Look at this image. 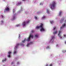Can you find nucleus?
Returning <instances> with one entry per match:
<instances>
[{
    "label": "nucleus",
    "mask_w": 66,
    "mask_h": 66,
    "mask_svg": "<svg viewBox=\"0 0 66 66\" xmlns=\"http://www.w3.org/2000/svg\"><path fill=\"white\" fill-rule=\"evenodd\" d=\"M31 37L32 38V39H33V35H31V34H30L29 36V37H28L27 39V42H29L30 41V38Z\"/></svg>",
    "instance_id": "nucleus-4"
},
{
    "label": "nucleus",
    "mask_w": 66,
    "mask_h": 66,
    "mask_svg": "<svg viewBox=\"0 0 66 66\" xmlns=\"http://www.w3.org/2000/svg\"><path fill=\"white\" fill-rule=\"evenodd\" d=\"M16 15V14H14L13 15V18L12 19V20H15L16 18H15V16Z\"/></svg>",
    "instance_id": "nucleus-8"
},
{
    "label": "nucleus",
    "mask_w": 66,
    "mask_h": 66,
    "mask_svg": "<svg viewBox=\"0 0 66 66\" xmlns=\"http://www.w3.org/2000/svg\"><path fill=\"white\" fill-rule=\"evenodd\" d=\"M40 27H41L40 28H41L40 29V31H45V29L44 28V24L42 23H40Z\"/></svg>",
    "instance_id": "nucleus-2"
},
{
    "label": "nucleus",
    "mask_w": 66,
    "mask_h": 66,
    "mask_svg": "<svg viewBox=\"0 0 66 66\" xmlns=\"http://www.w3.org/2000/svg\"><path fill=\"white\" fill-rule=\"evenodd\" d=\"M42 4V3H40V5H41Z\"/></svg>",
    "instance_id": "nucleus-44"
},
{
    "label": "nucleus",
    "mask_w": 66,
    "mask_h": 66,
    "mask_svg": "<svg viewBox=\"0 0 66 66\" xmlns=\"http://www.w3.org/2000/svg\"><path fill=\"white\" fill-rule=\"evenodd\" d=\"M6 59L5 58L4 60H2V62H4V61H6Z\"/></svg>",
    "instance_id": "nucleus-21"
},
{
    "label": "nucleus",
    "mask_w": 66,
    "mask_h": 66,
    "mask_svg": "<svg viewBox=\"0 0 66 66\" xmlns=\"http://www.w3.org/2000/svg\"><path fill=\"white\" fill-rule=\"evenodd\" d=\"M64 44H66V40L64 42Z\"/></svg>",
    "instance_id": "nucleus-36"
},
{
    "label": "nucleus",
    "mask_w": 66,
    "mask_h": 66,
    "mask_svg": "<svg viewBox=\"0 0 66 66\" xmlns=\"http://www.w3.org/2000/svg\"><path fill=\"white\" fill-rule=\"evenodd\" d=\"M50 22H51V24H52V23H54V22H53V21H51Z\"/></svg>",
    "instance_id": "nucleus-24"
},
{
    "label": "nucleus",
    "mask_w": 66,
    "mask_h": 66,
    "mask_svg": "<svg viewBox=\"0 0 66 66\" xmlns=\"http://www.w3.org/2000/svg\"><path fill=\"white\" fill-rule=\"evenodd\" d=\"M21 2H18V3L16 5L18 6L19 5H20V4H21Z\"/></svg>",
    "instance_id": "nucleus-15"
},
{
    "label": "nucleus",
    "mask_w": 66,
    "mask_h": 66,
    "mask_svg": "<svg viewBox=\"0 0 66 66\" xmlns=\"http://www.w3.org/2000/svg\"><path fill=\"white\" fill-rule=\"evenodd\" d=\"M19 62H18L17 64H19Z\"/></svg>",
    "instance_id": "nucleus-43"
},
{
    "label": "nucleus",
    "mask_w": 66,
    "mask_h": 66,
    "mask_svg": "<svg viewBox=\"0 0 66 66\" xmlns=\"http://www.w3.org/2000/svg\"><path fill=\"white\" fill-rule=\"evenodd\" d=\"M41 28L40 25L39 26H37V27H36V28L37 29H39V28Z\"/></svg>",
    "instance_id": "nucleus-17"
},
{
    "label": "nucleus",
    "mask_w": 66,
    "mask_h": 66,
    "mask_svg": "<svg viewBox=\"0 0 66 66\" xmlns=\"http://www.w3.org/2000/svg\"><path fill=\"white\" fill-rule=\"evenodd\" d=\"M25 0H22L23 1H24Z\"/></svg>",
    "instance_id": "nucleus-45"
},
{
    "label": "nucleus",
    "mask_w": 66,
    "mask_h": 66,
    "mask_svg": "<svg viewBox=\"0 0 66 66\" xmlns=\"http://www.w3.org/2000/svg\"><path fill=\"white\" fill-rule=\"evenodd\" d=\"M7 56L8 57H11V55H8Z\"/></svg>",
    "instance_id": "nucleus-27"
},
{
    "label": "nucleus",
    "mask_w": 66,
    "mask_h": 66,
    "mask_svg": "<svg viewBox=\"0 0 66 66\" xmlns=\"http://www.w3.org/2000/svg\"><path fill=\"white\" fill-rule=\"evenodd\" d=\"M6 10L5 9V10H4V13H5V12H6Z\"/></svg>",
    "instance_id": "nucleus-32"
},
{
    "label": "nucleus",
    "mask_w": 66,
    "mask_h": 66,
    "mask_svg": "<svg viewBox=\"0 0 66 66\" xmlns=\"http://www.w3.org/2000/svg\"><path fill=\"white\" fill-rule=\"evenodd\" d=\"M1 16H2V18H3V15H2Z\"/></svg>",
    "instance_id": "nucleus-40"
},
{
    "label": "nucleus",
    "mask_w": 66,
    "mask_h": 66,
    "mask_svg": "<svg viewBox=\"0 0 66 66\" xmlns=\"http://www.w3.org/2000/svg\"><path fill=\"white\" fill-rule=\"evenodd\" d=\"M62 11H60L59 13V16H61V14H62Z\"/></svg>",
    "instance_id": "nucleus-13"
},
{
    "label": "nucleus",
    "mask_w": 66,
    "mask_h": 66,
    "mask_svg": "<svg viewBox=\"0 0 66 66\" xmlns=\"http://www.w3.org/2000/svg\"><path fill=\"white\" fill-rule=\"evenodd\" d=\"M30 22V20H28V21H26V22H25V21L23 22L22 23V26H26V24H27V23L28 24Z\"/></svg>",
    "instance_id": "nucleus-3"
},
{
    "label": "nucleus",
    "mask_w": 66,
    "mask_h": 66,
    "mask_svg": "<svg viewBox=\"0 0 66 66\" xmlns=\"http://www.w3.org/2000/svg\"><path fill=\"white\" fill-rule=\"evenodd\" d=\"M20 45L21 46H24V45H23V44L21 43L20 44Z\"/></svg>",
    "instance_id": "nucleus-22"
},
{
    "label": "nucleus",
    "mask_w": 66,
    "mask_h": 66,
    "mask_svg": "<svg viewBox=\"0 0 66 66\" xmlns=\"http://www.w3.org/2000/svg\"><path fill=\"white\" fill-rule=\"evenodd\" d=\"M65 24L64 23L62 25V27H61L60 28V29L61 30L62 28H63L64 27H65Z\"/></svg>",
    "instance_id": "nucleus-10"
},
{
    "label": "nucleus",
    "mask_w": 66,
    "mask_h": 66,
    "mask_svg": "<svg viewBox=\"0 0 66 66\" xmlns=\"http://www.w3.org/2000/svg\"><path fill=\"white\" fill-rule=\"evenodd\" d=\"M20 37V35H19V38Z\"/></svg>",
    "instance_id": "nucleus-39"
},
{
    "label": "nucleus",
    "mask_w": 66,
    "mask_h": 66,
    "mask_svg": "<svg viewBox=\"0 0 66 66\" xmlns=\"http://www.w3.org/2000/svg\"><path fill=\"white\" fill-rule=\"evenodd\" d=\"M46 66H48V64H47L46 65Z\"/></svg>",
    "instance_id": "nucleus-41"
},
{
    "label": "nucleus",
    "mask_w": 66,
    "mask_h": 66,
    "mask_svg": "<svg viewBox=\"0 0 66 66\" xmlns=\"http://www.w3.org/2000/svg\"><path fill=\"white\" fill-rule=\"evenodd\" d=\"M54 36H53L52 37V39H50L51 42H52V43H53V40H54Z\"/></svg>",
    "instance_id": "nucleus-6"
},
{
    "label": "nucleus",
    "mask_w": 66,
    "mask_h": 66,
    "mask_svg": "<svg viewBox=\"0 0 66 66\" xmlns=\"http://www.w3.org/2000/svg\"><path fill=\"white\" fill-rule=\"evenodd\" d=\"M64 37H66V35H64Z\"/></svg>",
    "instance_id": "nucleus-33"
},
{
    "label": "nucleus",
    "mask_w": 66,
    "mask_h": 66,
    "mask_svg": "<svg viewBox=\"0 0 66 66\" xmlns=\"http://www.w3.org/2000/svg\"><path fill=\"white\" fill-rule=\"evenodd\" d=\"M56 33H57V31L56 30V31L55 32H53L54 34H56Z\"/></svg>",
    "instance_id": "nucleus-19"
},
{
    "label": "nucleus",
    "mask_w": 66,
    "mask_h": 66,
    "mask_svg": "<svg viewBox=\"0 0 66 66\" xmlns=\"http://www.w3.org/2000/svg\"><path fill=\"white\" fill-rule=\"evenodd\" d=\"M14 12H15V11H13V13H14Z\"/></svg>",
    "instance_id": "nucleus-42"
},
{
    "label": "nucleus",
    "mask_w": 66,
    "mask_h": 66,
    "mask_svg": "<svg viewBox=\"0 0 66 66\" xmlns=\"http://www.w3.org/2000/svg\"><path fill=\"white\" fill-rule=\"evenodd\" d=\"M38 37V35H35V37H36L37 38V37Z\"/></svg>",
    "instance_id": "nucleus-18"
},
{
    "label": "nucleus",
    "mask_w": 66,
    "mask_h": 66,
    "mask_svg": "<svg viewBox=\"0 0 66 66\" xmlns=\"http://www.w3.org/2000/svg\"><path fill=\"white\" fill-rule=\"evenodd\" d=\"M32 44H33V42H30V43H29L27 45V47H28L29 45H31Z\"/></svg>",
    "instance_id": "nucleus-9"
},
{
    "label": "nucleus",
    "mask_w": 66,
    "mask_h": 66,
    "mask_svg": "<svg viewBox=\"0 0 66 66\" xmlns=\"http://www.w3.org/2000/svg\"><path fill=\"white\" fill-rule=\"evenodd\" d=\"M20 44L19 43H18L17 44H16V46H15L14 47V49L16 50V49H17L18 47L19 46Z\"/></svg>",
    "instance_id": "nucleus-7"
},
{
    "label": "nucleus",
    "mask_w": 66,
    "mask_h": 66,
    "mask_svg": "<svg viewBox=\"0 0 66 66\" xmlns=\"http://www.w3.org/2000/svg\"><path fill=\"white\" fill-rule=\"evenodd\" d=\"M66 21V20H65V22Z\"/></svg>",
    "instance_id": "nucleus-46"
},
{
    "label": "nucleus",
    "mask_w": 66,
    "mask_h": 66,
    "mask_svg": "<svg viewBox=\"0 0 66 66\" xmlns=\"http://www.w3.org/2000/svg\"><path fill=\"white\" fill-rule=\"evenodd\" d=\"M20 25L19 24H18L17 25H16V27H19V26H20Z\"/></svg>",
    "instance_id": "nucleus-23"
},
{
    "label": "nucleus",
    "mask_w": 66,
    "mask_h": 66,
    "mask_svg": "<svg viewBox=\"0 0 66 66\" xmlns=\"http://www.w3.org/2000/svg\"><path fill=\"white\" fill-rule=\"evenodd\" d=\"M1 22H2V23H3V21H1Z\"/></svg>",
    "instance_id": "nucleus-38"
},
{
    "label": "nucleus",
    "mask_w": 66,
    "mask_h": 66,
    "mask_svg": "<svg viewBox=\"0 0 66 66\" xmlns=\"http://www.w3.org/2000/svg\"><path fill=\"white\" fill-rule=\"evenodd\" d=\"M46 12L48 14H49L50 13V11H49V10H48V9L46 10Z\"/></svg>",
    "instance_id": "nucleus-16"
},
{
    "label": "nucleus",
    "mask_w": 66,
    "mask_h": 66,
    "mask_svg": "<svg viewBox=\"0 0 66 66\" xmlns=\"http://www.w3.org/2000/svg\"><path fill=\"white\" fill-rule=\"evenodd\" d=\"M56 29V27H54L53 28V30H54L55 29Z\"/></svg>",
    "instance_id": "nucleus-28"
},
{
    "label": "nucleus",
    "mask_w": 66,
    "mask_h": 66,
    "mask_svg": "<svg viewBox=\"0 0 66 66\" xmlns=\"http://www.w3.org/2000/svg\"><path fill=\"white\" fill-rule=\"evenodd\" d=\"M46 49H49V46H47V47H46Z\"/></svg>",
    "instance_id": "nucleus-30"
},
{
    "label": "nucleus",
    "mask_w": 66,
    "mask_h": 66,
    "mask_svg": "<svg viewBox=\"0 0 66 66\" xmlns=\"http://www.w3.org/2000/svg\"><path fill=\"white\" fill-rule=\"evenodd\" d=\"M14 64V62H12V63H11V64Z\"/></svg>",
    "instance_id": "nucleus-37"
},
{
    "label": "nucleus",
    "mask_w": 66,
    "mask_h": 66,
    "mask_svg": "<svg viewBox=\"0 0 66 66\" xmlns=\"http://www.w3.org/2000/svg\"><path fill=\"white\" fill-rule=\"evenodd\" d=\"M46 19V17L45 16H43V17H42V20H43V19Z\"/></svg>",
    "instance_id": "nucleus-12"
},
{
    "label": "nucleus",
    "mask_w": 66,
    "mask_h": 66,
    "mask_svg": "<svg viewBox=\"0 0 66 66\" xmlns=\"http://www.w3.org/2000/svg\"><path fill=\"white\" fill-rule=\"evenodd\" d=\"M34 32V30H32V31H31V32H32V33H33V32Z\"/></svg>",
    "instance_id": "nucleus-35"
},
{
    "label": "nucleus",
    "mask_w": 66,
    "mask_h": 66,
    "mask_svg": "<svg viewBox=\"0 0 66 66\" xmlns=\"http://www.w3.org/2000/svg\"><path fill=\"white\" fill-rule=\"evenodd\" d=\"M62 52L63 53H65V52H66V50H63L62 51Z\"/></svg>",
    "instance_id": "nucleus-25"
},
{
    "label": "nucleus",
    "mask_w": 66,
    "mask_h": 66,
    "mask_svg": "<svg viewBox=\"0 0 66 66\" xmlns=\"http://www.w3.org/2000/svg\"><path fill=\"white\" fill-rule=\"evenodd\" d=\"M26 38H25L24 39V40L22 41V42L23 43H25V41H26Z\"/></svg>",
    "instance_id": "nucleus-14"
},
{
    "label": "nucleus",
    "mask_w": 66,
    "mask_h": 66,
    "mask_svg": "<svg viewBox=\"0 0 66 66\" xmlns=\"http://www.w3.org/2000/svg\"><path fill=\"white\" fill-rule=\"evenodd\" d=\"M61 32H61V30H60L59 31V34H58V36H59V37H60V38L61 39L62 38V37H61V35H60V34H61Z\"/></svg>",
    "instance_id": "nucleus-5"
},
{
    "label": "nucleus",
    "mask_w": 66,
    "mask_h": 66,
    "mask_svg": "<svg viewBox=\"0 0 66 66\" xmlns=\"http://www.w3.org/2000/svg\"><path fill=\"white\" fill-rule=\"evenodd\" d=\"M6 10V11H9L10 10L9 8L7 7V8L5 9Z\"/></svg>",
    "instance_id": "nucleus-11"
},
{
    "label": "nucleus",
    "mask_w": 66,
    "mask_h": 66,
    "mask_svg": "<svg viewBox=\"0 0 66 66\" xmlns=\"http://www.w3.org/2000/svg\"><path fill=\"white\" fill-rule=\"evenodd\" d=\"M17 53V52L16 51H14L13 52V54H15V53Z\"/></svg>",
    "instance_id": "nucleus-20"
},
{
    "label": "nucleus",
    "mask_w": 66,
    "mask_h": 66,
    "mask_svg": "<svg viewBox=\"0 0 66 66\" xmlns=\"http://www.w3.org/2000/svg\"><path fill=\"white\" fill-rule=\"evenodd\" d=\"M64 20V18H63V19L61 20V21H63V20Z\"/></svg>",
    "instance_id": "nucleus-34"
},
{
    "label": "nucleus",
    "mask_w": 66,
    "mask_h": 66,
    "mask_svg": "<svg viewBox=\"0 0 66 66\" xmlns=\"http://www.w3.org/2000/svg\"><path fill=\"white\" fill-rule=\"evenodd\" d=\"M35 19H37V18L36 17V16H35Z\"/></svg>",
    "instance_id": "nucleus-31"
},
{
    "label": "nucleus",
    "mask_w": 66,
    "mask_h": 66,
    "mask_svg": "<svg viewBox=\"0 0 66 66\" xmlns=\"http://www.w3.org/2000/svg\"><path fill=\"white\" fill-rule=\"evenodd\" d=\"M52 66V64H50L49 66Z\"/></svg>",
    "instance_id": "nucleus-29"
},
{
    "label": "nucleus",
    "mask_w": 66,
    "mask_h": 66,
    "mask_svg": "<svg viewBox=\"0 0 66 66\" xmlns=\"http://www.w3.org/2000/svg\"><path fill=\"white\" fill-rule=\"evenodd\" d=\"M56 4V2L55 1L53 2L52 3L50 4L49 5V7L52 10L53 9H54V7L55 6V5Z\"/></svg>",
    "instance_id": "nucleus-1"
},
{
    "label": "nucleus",
    "mask_w": 66,
    "mask_h": 66,
    "mask_svg": "<svg viewBox=\"0 0 66 66\" xmlns=\"http://www.w3.org/2000/svg\"><path fill=\"white\" fill-rule=\"evenodd\" d=\"M8 53L10 55V54H11V52H9Z\"/></svg>",
    "instance_id": "nucleus-26"
}]
</instances>
